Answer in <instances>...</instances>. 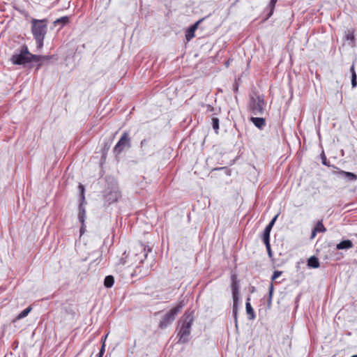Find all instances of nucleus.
<instances>
[{
  "instance_id": "1",
  "label": "nucleus",
  "mask_w": 357,
  "mask_h": 357,
  "mask_svg": "<svg viewBox=\"0 0 357 357\" xmlns=\"http://www.w3.org/2000/svg\"><path fill=\"white\" fill-rule=\"evenodd\" d=\"M47 19L43 20H31V33L37 45V49L41 50L43 47V41L47 32Z\"/></svg>"
},
{
  "instance_id": "2",
  "label": "nucleus",
  "mask_w": 357,
  "mask_h": 357,
  "mask_svg": "<svg viewBox=\"0 0 357 357\" xmlns=\"http://www.w3.org/2000/svg\"><path fill=\"white\" fill-rule=\"evenodd\" d=\"M39 57L36 54H31L26 45L21 46L19 52L13 54L10 58V61L14 65H23L34 61Z\"/></svg>"
},
{
  "instance_id": "3",
  "label": "nucleus",
  "mask_w": 357,
  "mask_h": 357,
  "mask_svg": "<svg viewBox=\"0 0 357 357\" xmlns=\"http://www.w3.org/2000/svg\"><path fill=\"white\" fill-rule=\"evenodd\" d=\"M193 317L190 315H187L184 319L179 321L177 335L179 343H186L189 341Z\"/></svg>"
},
{
  "instance_id": "4",
  "label": "nucleus",
  "mask_w": 357,
  "mask_h": 357,
  "mask_svg": "<svg viewBox=\"0 0 357 357\" xmlns=\"http://www.w3.org/2000/svg\"><path fill=\"white\" fill-rule=\"evenodd\" d=\"M184 306L183 301L179 302V303L174 307L172 308L167 313H165L162 317L159 322V328H165L169 324H171L175 319L178 313L181 310Z\"/></svg>"
},
{
  "instance_id": "5",
  "label": "nucleus",
  "mask_w": 357,
  "mask_h": 357,
  "mask_svg": "<svg viewBox=\"0 0 357 357\" xmlns=\"http://www.w3.org/2000/svg\"><path fill=\"white\" fill-rule=\"evenodd\" d=\"M266 102L264 96L255 93L250 98V109L253 114L262 115L265 110Z\"/></svg>"
},
{
  "instance_id": "6",
  "label": "nucleus",
  "mask_w": 357,
  "mask_h": 357,
  "mask_svg": "<svg viewBox=\"0 0 357 357\" xmlns=\"http://www.w3.org/2000/svg\"><path fill=\"white\" fill-rule=\"evenodd\" d=\"M131 146L130 138L127 132H124L117 144L114 148V153L116 155H119L125 149H129Z\"/></svg>"
},
{
  "instance_id": "7",
  "label": "nucleus",
  "mask_w": 357,
  "mask_h": 357,
  "mask_svg": "<svg viewBox=\"0 0 357 357\" xmlns=\"http://www.w3.org/2000/svg\"><path fill=\"white\" fill-rule=\"evenodd\" d=\"M141 151L143 155H153L155 151V144L151 137L144 139L140 144Z\"/></svg>"
},
{
  "instance_id": "8",
  "label": "nucleus",
  "mask_w": 357,
  "mask_h": 357,
  "mask_svg": "<svg viewBox=\"0 0 357 357\" xmlns=\"http://www.w3.org/2000/svg\"><path fill=\"white\" fill-rule=\"evenodd\" d=\"M120 197V192L117 188H114L105 195V202L109 205L114 202H116Z\"/></svg>"
},
{
  "instance_id": "9",
  "label": "nucleus",
  "mask_w": 357,
  "mask_h": 357,
  "mask_svg": "<svg viewBox=\"0 0 357 357\" xmlns=\"http://www.w3.org/2000/svg\"><path fill=\"white\" fill-rule=\"evenodd\" d=\"M333 167L338 169V172H337V174H338V176H340L342 178H344L347 181H354L357 180V175H356L355 174H354L352 172H345L344 170H341L335 166H333Z\"/></svg>"
},
{
  "instance_id": "10",
  "label": "nucleus",
  "mask_w": 357,
  "mask_h": 357,
  "mask_svg": "<svg viewBox=\"0 0 357 357\" xmlns=\"http://www.w3.org/2000/svg\"><path fill=\"white\" fill-rule=\"evenodd\" d=\"M202 22V20L197 21L194 24L190 26L185 31V39L188 42L192 40L195 37V32L197 29L199 24Z\"/></svg>"
},
{
  "instance_id": "11",
  "label": "nucleus",
  "mask_w": 357,
  "mask_h": 357,
  "mask_svg": "<svg viewBox=\"0 0 357 357\" xmlns=\"http://www.w3.org/2000/svg\"><path fill=\"white\" fill-rule=\"evenodd\" d=\"M231 281H232L231 289H232L233 300L238 299L239 285H238V281L236 280V275H231Z\"/></svg>"
},
{
  "instance_id": "12",
  "label": "nucleus",
  "mask_w": 357,
  "mask_h": 357,
  "mask_svg": "<svg viewBox=\"0 0 357 357\" xmlns=\"http://www.w3.org/2000/svg\"><path fill=\"white\" fill-rule=\"evenodd\" d=\"M354 247V244L351 240L347 239L342 241L336 245L337 250H348Z\"/></svg>"
},
{
  "instance_id": "13",
  "label": "nucleus",
  "mask_w": 357,
  "mask_h": 357,
  "mask_svg": "<svg viewBox=\"0 0 357 357\" xmlns=\"http://www.w3.org/2000/svg\"><path fill=\"white\" fill-rule=\"evenodd\" d=\"M86 202H80L79 206L78 219L81 223L84 222L86 218V210L84 204Z\"/></svg>"
},
{
  "instance_id": "14",
  "label": "nucleus",
  "mask_w": 357,
  "mask_h": 357,
  "mask_svg": "<svg viewBox=\"0 0 357 357\" xmlns=\"http://www.w3.org/2000/svg\"><path fill=\"white\" fill-rule=\"evenodd\" d=\"M245 309H246V312L247 314H248L249 316V319L250 320H253L255 319V311L250 303V298H248L247 299V301H246V303H245Z\"/></svg>"
},
{
  "instance_id": "15",
  "label": "nucleus",
  "mask_w": 357,
  "mask_h": 357,
  "mask_svg": "<svg viewBox=\"0 0 357 357\" xmlns=\"http://www.w3.org/2000/svg\"><path fill=\"white\" fill-rule=\"evenodd\" d=\"M250 120L253 124L259 129H262L265 126L266 122L264 118L252 117Z\"/></svg>"
},
{
  "instance_id": "16",
  "label": "nucleus",
  "mask_w": 357,
  "mask_h": 357,
  "mask_svg": "<svg viewBox=\"0 0 357 357\" xmlns=\"http://www.w3.org/2000/svg\"><path fill=\"white\" fill-rule=\"evenodd\" d=\"M69 23V17L63 16L54 22V26H60L59 29H61L64 25Z\"/></svg>"
},
{
  "instance_id": "17",
  "label": "nucleus",
  "mask_w": 357,
  "mask_h": 357,
  "mask_svg": "<svg viewBox=\"0 0 357 357\" xmlns=\"http://www.w3.org/2000/svg\"><path fill=\"white\" fill-rule=\"evenodd\" d=\"M307 266L310 268H317L319 267V261L315 256L310 257L307 260Z\"/></svg>"
},
{
  "instance_id": "18",
  "label": "nucleus",
  "mask_w": 357,
  "mask_h": 357,
  "mask_svg": "<svg viewBox=\"0 0 357 357\" xmlns=\"http://www.w3.org/2000/svg\"><path fill=\"white\" fill-rule=\"evenodd\" d=\"M36 56H38L39 58L38 59H34V61L40 62L38 64V66H37V69H39L41 67V66H42L41 61H49L51 59H52L53 57H54V55H52V56L36 55Z\"/></svg>"
},
{
  "instance_id": "19",
  "label": "nucleus",
  "mask_w": 357,
  "mask_h": 357,
  "mask_svg": "<svg viewBox=\"0 0 357 357\" xmlns=\"http://www.w3.org/2000/svg\"><path fill=\"white\" fill-rule=\"evenodd\" d=\"M272 228L266 226L263 232V241L264 243H268L270 241V233Z\"/></svg>"
},
{
  "instance_id": "20",
  "label": "nucleus",
  "mask_w": 357,
  "mask_h": 357,
  "mask_svg": "<svg viewBox=\"0 0 357 357\" xmlns=\"http://www.w3.org/2000/svg\"><path fill=\"white\" fill-rule=\"evenodd\" d=\"M114 283V278L112 275H107L104 280V285L107 288H110Z\"/></svg>"
},
{
  "instance_id": "21",
  "label": "nucleus",
  "mask_w": 357,
  "mask_h": 357,
  "mask_svg": "<svg viewBox=\"0 0 357 357\" xmlns=\"http://www.w3.org/2000/svg\"><path fill=\"white\" fill-rule=\"evenodd\" d=\"M233 301H234V303H233V315H234V321H235L236 326H237V323H238V321H237V314H238V299H235V300H233Z\"/></svg>"
},
{
  "instance_id": "22",
  "label": "nucleus",
  "mask_w": 357,
  "mask_h": 357,
  "mask_svg": "<svg viewBox=\"0 0 357 357\" xmlns=\"http://www.w3.org/2000/svg\"><path fill=\"white\" fill-rule=\"evenodd\" d=\"M31 307H28L27 308L24 309L16 317L15 320H20L26 317L31 312Z\"/></svg>"
},
{
  "instance_id": "23",
  "label": "nucleus",
  "mask_w": 357,
  "mask_h": 357,
  "mask_svg": "<svg viewBox=\"0 0 357 357\" xmlns=\"http://www.w3.org/2000/svg\"><path fill=\"white\" fill-rule=\"evenodd\" d=\"M278 0H271L268 8H269V13H268L267 18H269L273 13L274 8Z\"/></svg>"
},
{
  "instance_id": "24",
  "label": "nucleus",
  "mask_w": 357,
  "mask_h": 357,
  "mask_svg": "<svg viewBox=\"0 0 357 357\" xmlns=\"http://www.w3.org/2000/svg\"><path fill=\"white\" fill-rule=\"evenodd\" d=\"M212 127L215 130V133H218L219 130V119L217 117H213L211 119Z\"/></svg>"
},
{
  "instance_id": "25",
  "label": "nucleus",
  "mask_w": 357,
  "mask_h": 357,
  "mask_svg": "<svg viewBox=\"0 0 357 357\" xmlns=\"http://www.w3.org/2000/svg\"><path fill=\"white\" fill-rule=\"evenodd\" d=\"M314 229L317 232H325L326 230L321 221H319Z\"/></svg>"
},
{
  "instance_id": "26",
  "label": "nucleus",
  "mask_w": 357,
  "mask_h": 357,
  "mask_svg": "<svg viewBox=\"0 0 357 357\" xmlns=\"http://www.w3.org/2000/svg\"><path fill=\"white\" fill-rule=\"evenodd\" d=\"M79 189L80 190V202H86L84 197V187L83 185H79Z\"/></svg>"
},
{
  "instance_id": "27",
  "label": "nucleus",
  "mask_w": 357,
  "mask_h": 357,
  "mask_svg": "<svg viewBox=\"0 0 357 357\" xmlns=\"http://www.w3.org/2000/svg\"><path fill=\"white\" fill-rule=\"evenodd\" d=\"M321 162L324 165L331 167L324 152L321 154Z\"/></svg>"
},
{
  "instance_id": "28",
  "label": "nucleus",
  "mask_w": 357,
  "mask_h": 357,
  "mask_svg": "<svg viewBox=\"0 0 357 357\" xmlns=\"http://www.w3.org/2000/svg\"><path fill=\"white\" fill-rule=\"evenodd\" d=\"M268 290H269V298H268V305H271V300H272V296H273V284H270Z\"/></svg>"
},
{
  "instance_id": "29",
  "label": "nucleus",
  "mask_w": 357,
  "mask_h": 357,
  "mask_svg": "<svg viewBox=\"0 0 357 357\" xmlns=\"http://www.w3.org/2000/svg\"><path fill=\"white\" fill-rule=\"evenodd\" d=\"M346 39L347 40H354V31H348L347 34H346Z\"/></svg>"
},
{
  "instance_id": "30",
  "label": "nucleus",
  "mask_w": 357,
  "mask_h": 357,
  "mask_svg": "<svg viewBox=\"0 0 357 357\" xmlns=\"http://www.w3.org/2000/svg\"><path fill=\"white\" fill-rule=\"evenodd\" d=\"M141 249L143 250L144 252V259H146L147 257V255L149 252H151V249L150 248H146L144 247V245H141Z\"/></svg>"
},
{
  "instance_id": "31",
  "label": "nucleus",
  "mask_w": 357,
  "mask_h": 357,
  "mask_svg": "<svg viewBox=\"0 0 357 357\" xmlns=\"http://www.w3.org/2000/svg\"><path fill=\"white\" fill-rule=\"evenodd\" d=\"M282 272L280 271H275L271 277L272 280H275L282 275Z\"/></svg>"
},
{
  "instance_id": "32",
  "label": "nucleus",
  "mask_w": 357,
  "mask_h": 357,
  "mask_svg": "<svg viewBox=\"0 0 357 357\" xmlns=\"http://www.w3.org/2000/svg\"><path fill=\"white\" fill-rule=\"evenodd\" d=\"M206 108V112H214L215 109L213 107H212L211 105L206 104L203 106Z\"/></svg>"
},
{
  "instance_id": "33",
  "label": "nucleus",
  "mask_w": 357,
  "mask_h": 357,
  "mask_svg": "<svg viewBox=\"0 0 357 357\" xmlns=\"http://www.w3.org/2000/svg\"><path fill=\"white\" fill-rule=\"evenodd\" d=\"M105 342H103V343L102 344V347H101V349L100 350V352L97 355V357H102V356H103V354L105 353Z\"/></svg>"
},
{
  "instance_id": "34",
  "label": "nucleus",
  "mask_w": 357,
  "mask_h": 357,
  "mask_svg": "<svg viewBox=\"0 0 357 357\" xmlns=\"http://www.w3.org/2000/svg\"><path fill=\"white\" fill-rule=\"evenodd\" d=\"M264 244L266 245V248L268 256L271 257L272 256V252H271V249L270 241H268V243H264Z\"/></svg>"
},
{
  "instance_id": "35",
  "label": "nucleus",
  "mask_w": 357,
  "mask_h": 357,
  "mask_svg": "<svg viewBox=\"0 0 357 357\" xmlns=\"http://www.w3.org/2000/svg\"><path fill=\"white\" fill-rule=\"evenodd\" d=\"M351 85L353 88L356 86V73H354V75L351 76Z\"/></svg>"
},
{
  "instance_id": "36",
  "label": "nucleus",
  "mask_w": 357,
  "mask_h": 357,
  "mask_svg": "<svg viewBox=\"0 0 357 357\" xmlns=\"http://www.w3.org/2000/svg\"><path fill=\"white\" fill-rule=\"evenodd\" d=\"M278 215H276L271 220V222L268 223V225H267L268 227H271V228H273L275 221H276V219L278 218Z\"/></svg>"
},
{
  "instance_id": "37",
  "label": "nucleus",
  "mask_w": 357,
  "mask_h": 357,
  "mask_svg": "<svg viewBox=\"0 0 357 357\" xmlns=\"http://www.w3.org/2000/svg\"><path fill=\"white\" fill-rule=\"evenodd\" d=\"M85 230H86V226H85L84 222L81 223V227H80V230H79L81 236L85 232Z\"/></svg>"
},
{
  "instance_id": "38",
  "label": "nucleus",
  "mask_w": 357,
  "mask_h": 357,
  "mask_svg": "<svg viewBox=\"0 0 357 357\" xmlns=\"http://www.w3.org/2000/svg\"><path fill=\"white\" fill-rule=\"evenodd\" d=\"M238 89V84H237V82H235L233 84V90L234 92H237Z\"/></svg>"
},
{
  "instance_id": "39",
  "label": "nucleus",
  "mask_w": 357,
  "mask_h": 357,
  "mask_svg": "<svg viewBox=\"0 0 357 357\" xmlns=\"http://www.w3.org/2000/svg\"><path fill=\"white\" fill-rule=\"evenodd\" d=\"M350 71H351V76H353V75H354V73H356L355 68H354V64L351 66Z\"/></svg>"
},
{
  "instance_id": "40",
  "label": "nucleus",
  "mask_w": 357,
  "mask_h": 357,
  "mask_svg": "<svg viewBox=\"0 0 357 357\" xmlns=\"http://www.w3.org/2000/svg\"><path fill=\"white\" fill-rule=\"evenodd\" d=\"M317 231H315V229H313L311 234V238H314L317 234Z\"/></svg>"
},
{
  "instance_id": "41",
  "label": "nucleus",
  "mask_w": 357,
  "mask_h": 357,
  "mask_svg": "<svg viewBox=\"0 0 357 357\" xmlns=\"http://www.w3.org/2000/svg\"><path fill=\"white\" fill-rule=\"evenodd\" d=\"M351 357H357V355H354V356H352Z\"/></svg>"
}]
</instances>
